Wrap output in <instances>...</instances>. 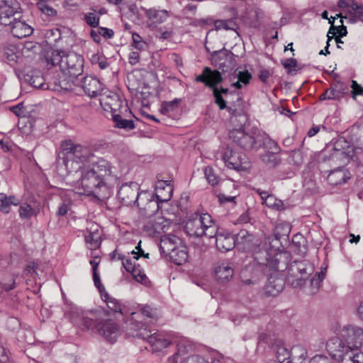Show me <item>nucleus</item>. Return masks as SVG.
I'll list each match as a JSON object with an SVG mask.
<instances>
[{"mask_svg":"<svg viewBox=\"0 0 363 363\" xmlns=\"http://www.w3.org/2000/svg\"><path fill=\"white\" fill-rule=\"evenodd\" d=\"M71 320L79 327L84 329H89L94 325V320L85 316L84 313L76 306H72L69 310L66 311Z\"/></svg>","mask_w":363,"mask_h":363,"instance_id":"nucleus-13","label":"nucleus"},{"mask_svg":"<svg viewBox=\"0 0 363 363\" xmlns=\"http://www.w3.org/2000/svg\"><path fill=\"white\" fill-rule=\"evenodd\" d=\"M131 111L128 108V113L125 110L120 111L112 116L115 127L122 128L125 130H130L135 128V121L128 118L130 116Z\"/></svg>","mask_w":363,"mask_h":363,"instance_id":"nucleus-19","label":"nucleus"},{"mask_svg":"<svg viewBox=\"0 0 363 363\" xmlns=\"http://www.w3.org/2000/svg\"><path fill=\"white\" fill-rule=\"evenodd\" d=\"M350 178V173L338 167L330 172L328 180L332 185H338L345 183Z\"/></svg>","mask_w":363,"mask_h":363,"instance_id":"nucleus-27","label":"nucleus"},{"mask_svg":"<svg viewBox=\"0 0 363 363\" xmlns=\"http://www.w3.org/2000/svg\"><path fill=\"white\" fill-rule=\"evenodd\" d=\"M97 267L98 263H96L93 267V280L94 282V285L99 289L100 293L101 294V292H104L105 291V289L101 284L100 277L97 272Z\"/></svg>","mask_w":363,"mask_h":363,"instance_id":"nucleus-51","label":"nucleus"},{"mask_svg":"<svg viewBox=\"0 0 363 363\" xmlns=\"http://www.w3.org/2000/svg\"><path fill=\"white\" fill-rule=\"evenodd\" d=\"M333 345L337 343V347L338 351L340 352L342 355H348L350 352L354 351L352 356H349V358L352 360V363H363V353L358 352L357 349L354 350L352 348L354 342H331Z\"/></svg>","mask_w":363,"mask_h":363,"instance_id":"nucleus-21","label":"nucleus"},{"mask_svg":"<svg viewBox=\"0 0 363 363\" xmlns=\"http://www.w3.org/2000/svg\"><path fill=\"white\" fill-rule=\"evenodd\" d=\"M303 162V155L301 150H294L289 153V162L296 166H300Z\"/></svg>","mask_w":363,"mask_h":363,"instance_id":"nucleus-40","label":"nucleus"},{"mask_svg":"<svg viewBox=\"0 0 363 363\" xmlns=\"http://www.w3.org/2000/svg\"><path fill=\"white\" fill-rule=\"evenodd\" d=\"M278 153L275 152H266L260 156V158L266 165L270 167H276L281 162V158L277 155Z\"/></svg>","mask_w":363,"mask_h":363,"instance_id":"nucleus-33","label":"nucleus"},{"mask_svg":"<svg viewBox=\"0 0 363 363\" xmlns=\"http://www.w3.org/2000/svg\"><path fill=\"white\" fill-rule=\"evenodd\" d=\"M291 255L286 251H279L271 246L270 238L265 239L252 249V261L246 264L240 273L241 279L246 285H253L269 269L284 271L287 269Z\"/></svg>","mask_w":363,"mask_h":363,"instance_id":"nucleus-2","label":"nucleus"},{"mask_svg":"<svg viewBox=\"0 0 363 363\" xmlns=\"http://www.w3.org/2000/svg\"><path fill=\"white\" fill-rule=\"evenodd\" d=\"M19 216L23 220H28L33 216H37L39 208L35 203H22L18 209Z\"/></svg>","mask_w":363,"mask_h":363,"instance_id":"nucleus-29","label":"nucleus"},{"mask_svg":"<svg viewBox=\"0 0 363 363\" xmlns=\"http://www.w3.org/2000/svg\"><path fill=\"white\" fill-rule=\"evenodd\" d=\"M217 249L223 252L231 250L235 246V238L233 234L224 229H219L217 226V233L214 238Z\"/></svg>","mask_w":363,"mask_h":363,"instance_id":"nucleus-12","label":"nucleus"},{"mask_svg":"<svg viewBox=\"0 0 363 363\" xmlns=\"http://www.w3.org/2000/svg\"><path fill=\"white\" fill-rule=\"evenodd\" d=\"M326 268H322L320 272H317L311 279V293H316L320 285L321 282L325 278Z\"/></svg>","mask_w":363,"mask_h":363,"instance_id":"nucleus-35","label":"nucleus"},{"mask_svg":"<svg viewBox=\"0 0 363 363\" xmlns=\"http://www.w3.org/2000/svg\"><path fill=\"white\" fill-rule=\"evenodd\" d=\"M238 121L240 127L239 128H234L230 131V138L234 144L240 148L246 150L252 149L256 143L255 139L252 135L247 133L242 128V125L245 124L246 121L242 123L239 118H238L235 121Z\"/></svg>","mask_w":363,"mask_h":363,"instance_id":"nucleus-9","label":"nucleus"},{"mask_svg":"<svg viewBox=\"0 0 363 363\" xmlns=\"http://www.w3.org/2000/svg\"><path fill=\"white\" fill-rule=\"evenodd\" d=\"M20 5L16 0H0V22L7 26L11 23L14 16L19 13Z\"/></svg>","mask_w":363,"mask_h":363,"instance_id":"nucleus-10","label":"nucleus"},{"mask_svg":"<svg viewBox=\"0 0 363 363\" xmlns=\"http://www.w3.org/2000/svg\"><path fill=\"white\" fill-rule=\"evenodd\" d=\"M61 147L58 174L67 177L79 194L92 195L100 201L109 198L118 180L112 164L99 158L86 165L93 157L91 150L70 140L62 142Z\"/></svg>","mask_w":363,"mask_h":363,"instance_id":"nucleus-1","label":"nucleus"},{"mask_svg":"<svg viewBox=\"0 0 363 363\" xmlns=\"http://www.w3.org/2000/svg\"><path fill=\"white\" fill-rule=\"evenodd\" d=\"M173 187L167 181L159 180L155 184V195L158 201L167 202L172 196Z\"/></svg>","mask_w":363,"mask_h":363,"instance_id":"nucleus-22","label":"nucleus"},{"mask_svg":"<svg viewBox=\"0 0 363 363\" xmlns=\"http://www.w3.org/2000/svg\"><path fill=\"white\" fill-rule=\"evenodd\" d=\"M48 66H59L64 77L59 80V86L65 90H73L77 77L83 72L84 59L74 52L54 50L48 52L45 57Z\"/></svg>","mask_w":363,"mask_h":363,"instance_id":"nucleus-3","label":"nucleus"},{"mask_svg":"<svg viewBox=\"0 0 363 363\" xmlns=\"http://www.w3.org/2000/svg\"><path fill=\"white\" fill-rule=\"evenodd\" d=\"M122 264L125 270L128 272H130L135 267H136L135 262H133L130 259L128 258H125Z\"/></svg>","mask_w":363,"mask_h":363,"instance_id":"nucleus-61","label":"nucleus"},{"mask_svg":"<svg viewBox=\"0 0 363 363\" xmlns=\"http://www.w3.org/2000/svg\"><path fill=\"white\" fill-rule=\"evenodd\" d=\"M263 145L268 150L267 152H279L281 151V148L277 143L268 137L264 138Z\"/></svg>","mask_w":363,"mask_h":363,"instance_id":"nucleus-43","label":"nucleus"},{"mask_svg":"<svg viewBox=\"0 0 363 363\" xmlns=\"http://www.w3.org/2000/svg\"><path fill=\"white\" fill-rule=\"evenodd\" d=\"M346 156L343 151L335 150L330 156V160L333 162H338L339 160H345Z\"/></svg>","mask_w":363,"mask_h":363,"instance_id":"nucleus-56","label":"nucleus"},{"mask_svg":"<svg viewBox=\"0 0 363 363\" xmlns=\"http://www.w3.org/2000/svg\"><path fill=\"white\" fill-rule=\"evenodd\" d=\"M101 104L104 106V109L106 110L110 108L112 116L122 110H125L128 113L127 105H123L119 96L116 94L111 96H106L101 99Z\"/></svg>","mask_w":363,"mask_h":363,"instance_id":"nucleus-20","label":"nucleus"},{"mask_svg":"<svg viewBox=\"0 0 363 363\" xmlns=\"http://www.w3.org/2000/svg\"><path fill=\"white\" fill-rule=\"evenodd\" d=\"M37 6L38 9H40L43 13L49 16H54L56 15V11L52 7L45 4L42 0L37 4Z\"/></svg>","mask_w":363,"mask_h":363,"instance_id":"nucleus-50","label":"nucleus"},{"mask_svg":"<svg viewBox=\"0 0 363 363\" xmlns=\"http://www.w3.org/2000/svg\"><path fill=\"white\" fill-rule=\"evenodd\" d=\"M138 315L139 314H137L136 313H131V318L129 319V321L131 322L130 324L135 326V328H137V329L138 330V331H137L135 334H132V337L134 338L147 340L153 336L155 340H161L160 338L155 337L156 333L152 334L151 331L147 330L146 327L143 328V325L135 319V315Z\"/></svg>","mask_w":363,"mask_h":363,"instance_id":"nucleus-24","label":"nucleus"},{"mask_svg":"<svg viewBox=\"0 0 363 363\" xmlns=\"http://www.w3.org/2000/svg\"><path fill=\"white\" fill-rule=\"evenodd\" d=\"M6 26L10 27L13 35L18 38L29 36L33 33V28L28 24L17 18H13L11 23Z\"/></svg>","mask_w":363,"mask_h":363,"instance_id":"nucleus-18","label":"nucleus"},{"mask_svg":"<svg viewBox=\"0 0 363 363\" xmlns=\"http://www.w3.org/2000/svg\"><path fill=\"white\" fill-rule=\"evenodd\" d=\"M204 174L208 183L212 186H215L218 183V178L211 167H206L204 169Z\"/></svg>","mask_w":363,"mask_h":363,"instance_id":"nucleus-45","label":"nucleus"},{"mask_svg":"<svg viewBox=\"0 0 363 363\" xmlns=\"http://www.w3.org/2000/svg\"><path fill=\"white\" fill-rule=\"evenodd\" d=\"M271 75H272V73L268 69H262L259 71L258 76L262 82L265 83Z\"/></svg>","mask_w":363,"mask_h":363,"instance_id":"nucleus-60","label":"nucleus"},{"mask_svg":"<svg viewBox=\"0 0 363 363\" xmlns=\"http://www.w3.org/2000/svg\"><path fill=\"white\" fill-rule=\"evenodd\" d=\"M96 327L99 333L105 338L112 337V335L116 337V335L119 331L118 325L112 320L100 322Z\"/></svg>","mask_w":363,"mask_h":363,"instance_id":"nucleus-25","label":"nucleus"},{"mask_svg":"<svg viewBox=\"0 0 363 363\" xmlns=\"http://www.w3.org/2000/svg\"><path fill=\"white\" fill-rule=\"evenodd\" d=\"M217 279L221 282L229 281L234 274V269L231 263L222 262L215 269Z\"/></svg>","mask_w":363,"mask_h":363,"instance_id":"nucleus-26","label":"nucleus"},{"mask_svg":"<svg viewBox=\"0 0 363 363\" xmlns=\"http://www.w3.org/2000/svg\"><path fill=\"white\" fill-rule=\"evenodd\" d=\"M181 103V99H174L171 101H164L162 103L160 112L164 115L169 116L172 112L175 111Z\"/></svg>","mask_w":363,"mask_h":363,"instance_id":"nucleus-34","label":"nucleus"},{"mask_svg":"<svg viewBox=\"0 0 363 363\" xmlns=\"http://www.w3.org/2000/svg\"><path fill=\"white\" fill-rule=\"evenodd\" d=\"M290 225L286 223H280L276 225L274 230L275 240L278 241L283 236H288L290 233Z\"/></svg>","mask_w":363,"mask_h":363,"instance_id":"nucleus-37","label":"nucleus"},{"mask_svg":"<svg viewBox=\"0 0 363 363\" xmlns=\"http://www.w3.org/2000/svg\"><path fill=\"white\" fill-rule=\"evenodd\" d=\"M351 88V94L354 99H356L357 95L363 94V87H362L356 81H352Z\"/></svg>","mask_w":363,"mask_h":363,"instance_id":"nucleus-53","label":"nucleus"},{"mask_svg":"<svg viewBox=\"0 0 363 363\" xmlns=\"http://www.w3.org/2000/svg\"><path fill=\"white\" fill-rule=\"evenodd\" d=\"M223 80L220 72L217 69H211L208 67H205L203 69L202 73L196 77L195 81L196 82H201L205 84L206 86L212 89L213 95L215 98V103L219 106L220 110L227 109L228 113L230 114L231 123H235V121L238 118H240V123H244L246 120V116L242 113H237L235 109L231 106H227L226 101L223 97V94L227 97L228 94H235V91H229L228 88L220 86L218 87V84L221 83Z\"/></svg>","mask_w":363,"mask_h":363,"instance_id":"nucleus-4","label":"nucleus"},{"mask_svg":"<svg viewBox=\"0 0 363 363\" xmlns=\"http://www.w3.org/2000/svg\"><path fill=\"white\" fill-rule=\"evenodd\" d=\"M20 201L14 196H7L4 193H0V211L9 213L12 206H18Z\"/></svg>","mask_w":363,"mask_h":363,"instance_id":"nucleus-30","label":"nucleus"},{"mask_svg":"<svg viewBox=\"0 0 363 363\" xmlns=\"http://www.w3.org/2000/svg\"><path fill=\"white\" fill-rule=\"evenodd\" d=\"M179 245H182V242L177 236L172 234L164 235L160 238V252L168 257Z\"/></svg>","mask_w":363,"mask_h":363,"instance_id":"nucleus-15","label":"nucleus"},{"mask_svg":"<svg viewBox=\"0 0 363 363\" xmlns=\"http://www.w3.org/2000/svg\"><path fill=\"white\" fill-rule=\"evenodd\" d=\"M287 269L290 276L295 279L291 284L296 287L305 284L306 280L313 272V267L306 261L294 262L288 264Z\"/></svg>","mask_w":363,"mask_h":363,"instance_id":"nucleus-6","label":"nucleus"},{"mask_svg":"<svg viewBox=\"0 0 363 363\" xmlns=\"http://www.w3.org/2000/svg\"><path fill=\"white\" fill-rule=\"evenodd\" d=\"M180 363H208V361L200 356L191 355L184 359Z\"/></svg>","mask_w":363,"mask_h":363,"instance_id":"nucleus-54","label":"nucleus"},{"mask_svg":"<svg viewBox=\"0 0 363 363\" xmlns=\"http://www.w3.org/2000/svg\"><path fill=\"white\" fill-rule=\"evenodd\" d=\"M82 87L86 94L90 97L99 96L103 91L102 84L100 81L94 77L87 76L83 78Z\"/></svg>","mask_w":363,"mask_h":363,"instance_id":"nucleus-16","label":"nucleus"},{"mask_svg":"<svg viewBox=\"0 0 363 363\" xmlns=\"http://www.w3.org/2000/svg\"><path fill=\"white\" fill-rule=\"evenodd\" d=\"M331 100H339L349 91V87L344 83H336L328 89Z\"/></svg>","mask_w":363,"mask_h":363,"instance_id":"nucleus-31","label":"nucleus"},{"mask_svg":"<svg viewBox=\"0 0 363 363\" xmlns=\"http://www.w3.org/2000/svg\"><path fill=\"white\" fill-rule=\"evenodd\" d=\"M132 46L138 50H145L147 48V43L137 33L132 34Z\"/></svg>","mask_w":363,"mask_h":363,"instance_id":"nucleus-39","label":"nucleus"},{"mask_svg":"<svg viewBox=\"0 0 363 363\" xmlns=\"http://www.w3.org/2000/svg\"><path fill=\"white\" fill-rule=\"evenodd\" d=\"M223 160L225 165L236 171H245L250 167L247 157L245 153L234 152L227 148L223 153Z\"/></svg>","mask_w":363,"mask_h":363,"instance_id":"nucleus-8","label":"nucleus"},{"mask_svg":"<svg viewBox=\"0 0 363 363\" xmlns=\"http://www.w3.org/2000/svg\"><path fill=\"white\" fill-rule=\"evenodd\" d=\"M284 281L281 277L271 275L264 288L263 291L267 296H275L284 289Z\"/></svg>","mask_w":363,"mask_h":363,"instance_id":"nucleus-17","label":"nucleus"},{"mask_svg":"<svg viewBox=\"0 0 363 363\" xmlns=\"http://www.w3.org/2000/svg\"><path fill=\"white\" fill-rule=\"evenodd\" d=\"M99 33L101 35L106 38H111L114 35V32L113 31V30L103 27L99 28Z\"/></svg>","mask_w":363,"mask_h":363,"instance_id":"nucleus-62","label":"nucleus"},{"mask_svg":"<svg viewBox=\"0 0 363 363\" xmlns=\"http://www.w3.org/2000/svg\"><path fill=\"white\" fill-rule=\"evenodd\" d=\"M101 296L111 311L115 313H120L122 315L124 314L123 308L118 300L111 296L106 291L101 292Z\"/></svg>","mask_w":363,"mask_h":363,"instance_id":"nucleus-32","label":"nucleus"},{"mask_svg":"<svg viewBox=\"0 0 363 363\" xmlns=\"http://www.w3.org/2000/svg\"><path fill=\"white\" fill-rule=\"evenodd\" d=\"M84 20L89 26L93 28L97 27L99 23V17L91 12L84 15Z\"/></svg>","mask_w":363,"mask_h":363,"instance_id":"nucleus-49","label":"nucleus"},{"mask_svg":"<svg viewBox=\"0 0 363 363\" xmlns=\"http://www.w3.org/2000/svg\"><path fill=\"white\" fill-rule=\"evenodd\" d=\"M340 21L341 25L337 27L332 26L330 28L328 34L332 33V30H333V34L335 35L336 33H338L337 37H339V38H342V37L347 35V27L343 25V21L342 19H340Z\"/></svg>","mask_w":363,"mask_h":363,"instance_id":"nucleus-48","label":"nucleus"},{"mask_svg":"<svg viewBox=\"0 0 363 363\" xmlns=\"http://www.w3.org/2000/svg\"><path fill=\"white\" fill-rule=\"evenodd\" d=\"M287 207L288 206L283 201L277 199L276 202H274V205H273L271 208L281 211H284Z\"/></svg>","mask_w":363,"mask_h":363,"instance_id":"nucleus-63","label":"nucleus"},{"mask_svg":"<svg viewBox=\"0 0 363 363\" xmlns=\"http://www.w3.org/2000/svg\"><path fill=\"white\" fill-rule=\"evenodd\" d=\"M168 15L166 10L150 11V18L155 19L157 23H162L165 21Z\"/></svg>","mask_w":363,"mask_h":363,"instance_id":"nucleus-46","label":"nucleus"},{"mask_svg":"<svg viewBox=\"0 0 363 363\" xmlns=\"http://www.w3.org/2000/svg\"><path fill=\"white\" fill-rule=\"evenodd\" d=\"M129 62L131 65H135L138 62L140 59V55L138 52L133 51L129 55Z\"/></svg>","mask_w":363,"mask_h":363,"instance_id":"nucleus-64","label":"nucleus"},{"mask_svg":"<svg viewBox=\"0 0 363 363\" xmlns=\"http://www.w3.org/2000/svg\"><path fill=\"white\" fill-rule=\"evenodd\" d=\"M238 79L244 85H247L252 78L251 74L247 71H239L236 74Z\"/></svg>","mask_w":363,"mask_h":363,"instance_id":"nucleus-52","label":"nucleus"},{"mask_svg":"<svg viewBox=\"0 0 363 363\" xmlns=\"http://www.w3.org/2000/svg\"><path fill=\"white\" fill-rule=\"evenodd\" d=\"M309 363H330V360L325 355H315Z\"/></svg>","mask_w":363,"mask_h":363,"instance_id":"nucleus-59","label":"nucleus"},{"mask_svg":"<svg viewBox=\"0 0 363 363\" xmlns=\"http://www.w3.org/2000/svg\"><path fill=\"white\" fill-rule=\"evenodd\" d=\"M350 7H351V10L356 15L357 18L360 21H363V9H362V6L358 5L355 2H352Z\"/></svg>","mask_w":363,"mask_h":363,"instance_id":"nucleus-55","label":"nucleus"},{"mask_svg":"<svg viewBox=\"0 0 363 363\" xmlns=\"http://www.w3.org/2000/svg\"><path fill=\"white\" fill-rule=\"evenodd\" d=\"M217 225L209 213H195L186 222L185 229L190 236L213 238Z\"/></svg>","mask_w":363,"mask_h":363,"instance_id":"nucleus-5","label":"nucleus"},{"mask_svg":"<svg viewBox=\"0 0 363 363\" xmlns=\"http://www.w3.org/2000/svg\"><path fill=\"white\" fill-rule=\"evenodd\" d=\"M130 273L138 282L143 284H146L148 282L147 277L139 265H136V267H135Z\"/></svg>","mask_w":363,"mask_h":363,"instance_id":"nucleus-38","label":"nucleus"},{"mask_svg":"<svg viewBox=\"0 0 363 363\" xmlns=\"http://www.w3.org/2000/svg\"><path fill=\"white\" fill-rule=\"evenodd\" d=\"M291 352L284 347H279L277 350V358L279 362H284L286 359L291 358Z\"/></svg>","mask_w":363,"mask_h":363,"instance_id":"nucleus-47","label":"nucleus"},{"mask_svg":"<svg viewBox=\"0 0 363 363\" xmlns=\"http://www.w3.org/2000/svg\"><path fill=\"white\" fill-rule=\"evenodd\" d=\"M30 83L35 88L48 89V85L45 84L44 78L40 74L32 76L30 79Z\"/></svg>","mask_w":363,"mask_h":363,"instance_id":"nucleus-44","label":"nucleus"},{"mask_svg":"<svg viewBox=\"0 0 363 363\" xmlns=\"http://www.w3.org/2000/svg\"><path fill=\"white\" fill-rule=\"evenodd\" d=\"M171 223L163 217L150 218L143 227L144 231L150 236L165 233L170 228Z\"/></svg>","mask_w":363,"mask_h":363,"instance_id":"nucleus-11","label":"nucleus"},{"mask_svg":"<svg viewBox=\"0 0 363 363\" xmlns=\"http://www.w3.org/2000/svg\"><path fill=\"white\" fill-rule=\"evenodd\" d=\"M235 245L242 250L253 249L258 243L257 237L246 230H240L235 237Z\"/></svg>","mask_w":363,"mask_h":363,"instance_id":"nucleus-14","label":"nucleus"},{"mask_svg":"<svg viewBox=\"0 0 363 363\" xmlns=\"http://www.w3.org/2000/svg\"><path fill=\"white\" fill-rule=\"evenodd\" d=\"M85 241L90 250H95L99 247L101 245L100 235L96 232H90L89 234L86 235Z\"/></svg>","mask_w":363,"mask_h":363,"instance_id":"nucleus-36","label":"nucleus"},{"mask_svg":"<svg viewBox=\"0 0 363 363\" xmlns=\"http://www.w3.org/2000/svg\"><path fill=\"white\" fill-rule=\"evenodd\" d=\"M175 264L182 265L188 260L186 247L179 245L168 257Z\"/></svg>","mask_w":363,"mask_h":363,"instance_id":"nucleus-28","label":"nucleus"},{"mask_svg":"<svg viewBox=\"0 0 363 363\" xmlns=\"http://www.w3.org/2000/svg\"><path fill=\"white\" fill-rule=\"evenodd\" d=\"M24 106L22 103H19L18 104L13 106L10 108V110L17 116H24Z\"/></svg>","mask_w":363,"mask_h":363,"instance_id":"nucleus-58","label":"nucleus"},{"mask_svg":"<svg viewBox=\"0 0 363 363\" xmlns=\"http://www.w3.org/2000/svg\"><path fill=\"white\" fill-rule=\"evenodd\" d=\"M149 347L146 349L151 350L153 353H159L164 348H167L171 342H148Z\"/></svg>","mask_w":363,"mask_h":363,"instance_id":"nucleus-42","label":"nucleus"},{"mask_svg":"<svg viewBox=\"0 0 363 363\" xmlns=\"http://www.w3.org/2000/svg\"><path fill=\"white\" fill-rule=\"evenodd\" d=\"M281 64L285 69H286L289 71L292 68H294L296 67L297 61L296 59L291 57V58H288V59L285 60L284 61H283Z\"/></svg>","mask_w":363,"mask_h":363,"instance_id":"nucleus-57","label":"nucleus"},{"mask_svg":"<svg viewBox=\"0 0 363 363\" xmlns=\"http://www.w3.org/2000/svg\"><path fill=\"white\" fill-rule=\"evenodd\" d=\"M216 30H235L236 24L233 20H217L215 21Z\"/></svg>","mask_w":363,"mask_h":363,"instance_id":"nucleus-41","label":"nucleus"},{"mask_svg":"<svg viewBox=\"0 0 363 363\" xmlns=\"http://www.w3.org/2000/svg\"><path fill=\"white\" fill-rule=\"evenodd\" d=\"M338 338L345 340H363V329L357 325H346L340 330Z\"/></svg>","mask_w":363,"mask_h":363,"instance_id":"nucleus-23","label":"nucleus"},{"mask_svg":"<svg viewBox=\"0 0 363 363\" xmlns=\"http://www.w3.org/2000/svg\"><path fill=\"white\" fill-rule=\"evenodd\" d=\"M139 185L136 182L124 184L118 191V198L125 206L137 203L140 207L139 199H142V196H146L147 194H139Z\"/></svg>","mask_w":363,"mask_h":363,"instance_id":"nucleus-7","label":"nucleus"}]
</instances>
